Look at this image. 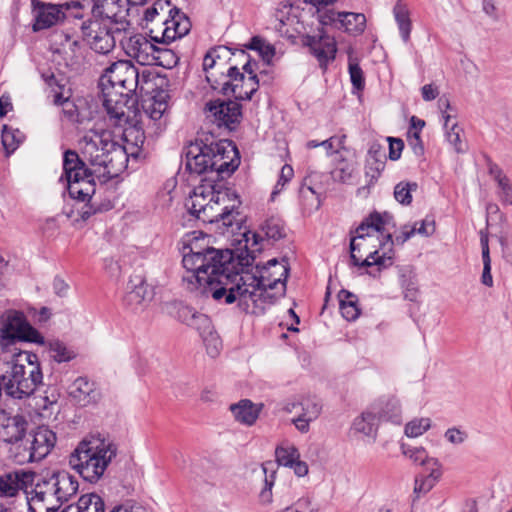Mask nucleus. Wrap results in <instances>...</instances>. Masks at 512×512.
Wrapping results in <instances>:
<instances>
[{
  "mask_svg": "<svg viewBox=\"0 0 512 512\" xmlns=\"http://www.w3.org/2000/svg\"><path fill=\"white\" fill-rule=\"evenodd\" d=\"M182 259L183 267L192 273V278L204 292L210 293L219 303L232 304L236 302V292L241 288L233 281L237 266V255L230 249H215L213 247L198 248L197 240L185 246Z\"/></svg>",
  "mask_w": 512,
  "mask_h": 512,
  "instance_id": "obj_1",
  "label": "nucleus"
},
{
  "mask_svg": "<svg viewBox=\"0 0 512 512\" xmlns=\"http://www.w3.org/2000/svg\"><path fill=\"white\" fill-rule=\"evenodd\" d=\"M255 256L245 245L244 250L237 255L238 268L234 271L233 281L241 288L236 292V301L240 309L247 311L249 308L248 300L253 303L252 314L260 316L266 313L267 307L277 303L286 293V283L289 276V264L281 266L280 277L270 280L265 276L268 267L260 268L256 266V274L249 273V267L252 266Z\"/></svg>",
  "mask_w": 512,
  "mask_h": 512,
  "instance_id": "obj_2",
  "label": "nucleus"
},
{
  "mask_svg": "<svg viewBox=\"0 0 512 512\" xmlns=\"http://www.w3.org/2000/svg\"><path fill=\"white\" fill-rule=\"evenodd\" d=\"M182 156L189 173L217 178L230 177L240 164L239 151L231 140L207 143L196 139L183 148Z\"/></svg>",
  "mask_w": 512,
  "mask_h": 512,
  "instance_id": "obj_3",
  "label": "nucleus"
},
{
  "mask_svg": "<svg viewBox=\"0 0 512 512\" xmlns=\"http://www.w3.org/2000/svg\"><path fill=\"white\" fill-rule=\"evenodd\" d=\"M82 154L91 165L105 169L107 178H115L126 170L131 154L129 147L115 140L110 130L93 131L80 141Z\"/></svg>",
  "mask_w": 512,
  "mask_h": 512,
  "instance_id": "obj_4",
  "label": "nucleus"
},
{
  "mask_svg": "<svg viewBox=\"0 0 512 512\" xmlns=\"http://www.w3.org/2000/svg\"><path fill=\"white\" fill-rule=\"evenodd\" d=\"M24 341L47 345L48 353L56 362H64V346L59 340H45L37 329L31 326L22 312L10 310L1 316L0 345L4 353L15 352L11 349L17 342Z\"/></svg>",
  "mask_w": 512,
  "mask_h": 512,
  "instance_id": "obj_5",
  "label": "nucleus"
},
{
  "mask_svg": "<svg viewBox=\"0 0 512 512\" xmlns=\"http://www.w3.org/2000/svg\"><path fill=\"white\" fill-rule=\"evenodd\" d=\"M117 449L99 438L82 440L69 456V465L87 482L95 483L103 475Z\"/></svg>",
  "mask_w": 512,
  "mask_h": 512,
  "instance_id": "obj_6",
  "label": "nucleus"
},
{
  "mask_svg": "<svg viewBox=\"0 0 512 512\" xmlns=\"http://www.w3.org/2000/svg\"><path fill=\"white\" fill-rule=\"evenodd\" d=\"M66 191L77 201H90L95 193L93 171L77 152L66 149Z\"/></svg>",
  "mask_w": 512,
  "mask_h": 512,
  "instance_id": "obj_7",
  "label": "nucleus"
},
{
  "mask_svg": "<svg viewBox=\"0 0 512 512\" xmlns=\"http://www.w3.org/2000/svg\"><path fill=\"white\" fill-rule=\"evenodd\" d=\"M242 201L239 195L230 196L225 204L217 205L208 201L206 206H201V214L197 219L204 223L221 224L222 233L232 234L239 232L245 222V216L240 211Z\"/></svg>",
  "mask_w": 512,
  "mask_h": 512,
  "instance_id": "obj_8",
  "label": "nucleus"
},
{
  "mask_svg": "<svg viewBox=\"0 0 512 512\" xmlns=\"http://www.w3.org/2000/svg\"><path fill=\"white\" fill-rule=\"evenodd\" d=\"M30 512H56L62 505L59 480L54 475L49 479L34 482L26 492Z\"/></svg>",
  "mask_w": 512,
  "mask_h": 512,
  "instance_id": "obj_9",
  "label": "nucleus"
},
{
  "mask_svg": "<svg viewBox=\"0 0 512 512\" xmlns=\"http://www.w3.org/2000/svg\"><path fill=\"white\" fill-rule=\"evenodd\" d=\"M355 237L350 242V259L352 265L359 268H370L376 266L375 271L367 270L366 273L374 278L378 277L380 273L391 267L394 263V242L392 234L388 233L384 240L380 243V249L370 252L365 259L360 260L356 252L360 251V244L356 243Z\"/></svg>",
  "mask_w": 512,
  "mask_h": 512,
  "instance_id": "obj_10",
  "label": "nucleus"
},
{
  "mask_svg": "<svg viewBox=\"0 0 512 512\" xmlns=\"http://www.w3.org/2000/svg\"><path fill=\"white\" fill-rule=\"evenodd\" d=\"M56 434L48 427L39 426L29 432L28 436L21 443L16 454L19 463L38 462L44 459L55 447Z\"/></svg>",
  "mask_w": 512,
  "mask_h": 512,
  "instance_id": "obj_11",
  "label": "nucleus"
},
{
  "mask_svg": "<svg viewBox=\"0 0 512 512\" xmlns=\"http://www.w3.org/2000/svg\"><path fill=\"white\" fill-rule=\"evenodd\" d=\"M105 82L112 86H118L125 91L126 96H133L139 89L140 72L129 60H119L105 69V74L100 78V85Z\"/></svg>",
  "mask_w": 512,
  "mask_h": 512,
  "instance_id": "obj_12",
  "label": "nucleus"
},
{
  "mask_svg": "<svg viewBox=\"0 0 512 512\" xmlns=\"http://www.w3.org/2000/svg\"><path fill=\"white\" fill-rule=\"evenodd\" d=\"M159 21L164 26L161 37L153 35V29L149 31V36L159 44H170L187 35L191 29L190 19L177 7H170L168 17H161Z\"/></svg>",
  "mask_w": 512,
  "mask_h": 512,
  "instance_id": "obj_13",
  "label": "nucleus"
},
{
  "mask_svg": "<svg viewBox=\"0 0 512 512\" xmlns=\"http://www.w3.org/2000/svg\"><path fill=\"white\" fill-rule=\"evenodd\" d=\"M205 110L210 113L218 127L224 126L230 131L236 129L243 116L240 101H233L230 98L210 100L205 104Z\"/></svg>",
  "mask_w": 512,
  "mask_h": 512,
  "instance_id": "obj_14",
  "label": "nucleus"
},
{
  "mask_svg": "<svg viewBox=\"0 0 512 512\" xmlns=\"http://www.w3.org/2000/svg\"><path fill=\"white\" fill-rule=\"evenodd\" d=\"M224 179L217 178L215 175H209L201 180V184L193 189L191 195L203 201L209 197V201L217 205L225 204L230 196L238 194L235 190L224 186Z\"/></svg>",
  "mask_w": 512,
  "mask_h": 512,
  "instance_id": "obj_15",
  "label": "nucleus"
},
{
  "mask_svg": "<svg viewBox=\"0 0 512 512\" xmlns=\"http://www.w3.org/2000/svg\"><path fill=\"white\" fill-rule=\"evenodd\" d=\"M36 474L24 469L5 472L0 475V498L16 497L21 491L25 494L32 487Z\"/></svg>",
  "mask_w": 512,
  "mask_h": 512,
  "instance_id": "obj_16",
  "label": "nucleus"
},
{
  "mask_svg": "<svg viewBox=\"0 0 512 512\" xmlns=\"http://www.w3.org/2000/svg\"><path fill=\"white\" fill-rule=\"evenodd\" d=\"M101 397L96 388V383L87 377H78L68 387L66 403L73 406L86 407L96 403Z\"/></svg>",
  "mask_w": 512,
  "mask_h": 512,
  "instance_id": "obj_17",
  "label": "nucleus"
},
{
  "mask_svg": "<svg viewBox=\"0 0 512 512\" xmlns=\"http://www.w3.org/2000/svg\"><path fill=\"white\" fill-rule=\"evenodd\" d=\"M157 44L151 37L150 40L143 34H135L123 42L126 53L143 66L151 65L157 52Z\"/></svg>",
  "mask_w": 512,
  "mask_h": 512,
  "instance_id": "obj_18",
  "label": "nucleus"
},
{
  "mask_svg": "<svg viewBox=\"0 0 512 512\" xmlns=\"http://www.w3.org/2000/svg\"><path fill=\"white\" fill-rule=\"evenodd\" d=\"M62 55L59 50L52 54L51 65L46 72L42 73V78L49 88V96L53 97V104L60 106L64 103L63 96V81L64 72L61 68Z\"/></svg>",
  "mask_w": 512,
  "mask_h": 512,
  "instance_id": "obj_19",
  "label": "nucleus"
},
{
  "mask_svg": "<svg viewBox=\"0 0 512 512\" xmlns=\"http://www.w3.org/2000/svg\"><path fill=\"white\" fill-rule=\"evenodd\" d=\"M302 41L303 45L308 47L310 53L316 57L321 68L326 69L328 63L335 59L336 43L327 35H305Z\"/></svg>",
  "mask_w": 512,
  "mask_h": 512,
  "instance_id": "obj_20",
  "label": "nucleus"
},
{
  "mask_svg": "<svg viewBox=\"0 0 512 512\" xmlns=\"http://www.w3.org/2000/svg\"><path fill=\"white\" fill-rule=\"evenodd\" d=\"M151 299L149 286L142 276L130 278L123 296V305L130 311L137 313L144 307V303Z\"/></svg>",
  "mask_w": 512,
  "mask_h": 512,
  "instance_id": "obj_21",
  "label": "nucleus"
},
{
  "mask_svg": "<svg viewBox=\"0 0 512 512\" xmlns=\"http://www.w3.org/2000/svg\"><path fill=\"white\" fill-rule=\"evenodd\" d=\"M28 424L25 416L10 415L4 410H0V439L7 443L22 441Z\"/></svg>",
  "mask_w": 512,
  "mask_h": 512,
  "instance_id": "obj_22",
  "label": "nucleus"
},
{
  "mask_svg": "<svg viewBox=\"0 0 512 512\" xmlns=\"http://www.w3.org/2000/svg\"><path fill=\"white\" fill-rule=\"evenodd\" d=\"M386 159L384 147L378 142L371 143L365 160V176L369 178L368 186L377 182L385 169Z\"/></svg>",
  "mask_w": 512,
  "mask_h": 512,
  "instance_id": "obj_23",
  "label": "nucleus"
},
{
  "mask_svg": "<svg viewBox=\"0 0 512 512\" xmlns=\"http://www.w3.org/2000/svg\"><path fill=\"white\" fill-rule=\"evenodd\" d=\"M35 21L34 31H40L53 26L62 13V5L44 3L38 0H32Z\"/></svg>",
  "mask_w": 512,
  "mask_h": 512,
  "instance_id": "obj_24",
  "label": "nucleus"
},
{
  "mask_svg": "<svg viewBox=\"0 0 512 512\" xmlns=\"http://www.w3.org/2000/svg\"><path fill=\"white\" fill-rule=\"evenodd\" d=\"M103 95V106L107 113L111 116L119 118L124 114L122 108L127 105L129 98L132 96H126L125 91L119 89L118 86H112L105 82L104 85H100Z\"/></svg>",
  "mask_w": 512,
  "mask_h": 512,
  "instance_id": "obj_25",
  "label": "nucleus"
},
{
  "mask_svg": "<svg viewBox=\"0 0 512 512\" xmlns=\"http://www.w3.org/2000/svg\"><path fill=\"white\" fill-rule=\"evenodd\" d=\"M379 421L391 422L395 425L402 423L400 401L393 396H383L371 405Z\"/></svg>",
  "mask_w": 512,
  "mask_h": 512,
  "instance_id": "obj_26",
  "label": "nucleus"
},
{
  "mask_svg": "<svg viewBox=\"0 0 512 512\" xmlns=\"http://www.w3.org/2000/svg\"><path fill=\"white\" fill-rule=\"evenodd\" d=\"M93 0H66V22L70 19L79 20L80 29L84 36H92L91 25L94 23L90 18L83 20L88 16Z\"/></svg>",
  "mask_w": 512,
  "mask_h": 512,
  "instance_id": "obj_27",
  "label": "nucleus"
},
{
  "mask_svg": "<svg viewBox=\"0 0 512 512\" xmlns=\"http://www.w3.org/2000/svg\"><path fill=\"white\" fill-rule=\"evenodd\" d=\"M69 50L70 54L68 60H66V68L73 75H82L89 68L87 60L88 48L83 41L75 40L70 44Z\"/></svg>",
  "mask_w": 512,
  "mask_h": 512,
  "instance_id": "obj_28",
  "label": "nucleus"
},
{
  "mask_svg": "<svg viewBox=\"0 0 512 512\" xmlns=\"http://www.w3.org/2000/svg\"><path fill=\"white\" fill-rule=\"evenodd\" d=\"M68 502L66 497V512H105L104 500L96 493L82 495L75 503Z\"/></svg>",
  "mask_w": 512,
  "mask_h": 512,
  "instance_id": "obj_29",
  "label": "nucleus"
},
{
  "mask_svg": "<svg viewBox=\"0 0 512 512\" xmlns=\"http://www.w3.org/2000/svg\"><path fill=\"white\" fill-rule=\"evenodd\" d=\"M88 102L84 97L66 96V119L76 124L89 120Z\"/></svg>",
  "mask_w": 512,
  "mask_h": 512,
  "instance_id": "obj_30",
  "label": "nucleus"
},
{
  "mask_svg": "<svg viewBox=\"0 0 512 512\" xmlns=\"http://www.w3.org/2000/svg\"><path fill=\"white\" fill-rule=\"evenodd\" d=\"M234 418L245 425L251 426L259 417L260 409L249 399H242L230 406Z\"/></svg>",
  "mask_w": 512,
  "mask_h": 512,
  "instance_id": "obj_31",
  "label": "nucleus"
},
{
  "mask_svg": "<svg viewBox=\"0 0 512 512\" xmlns=\"http://www.w3.org/2000/svg\"><path fill=\"white\" fill-rule=\"evenodd\" d=\"M123 139L126 143L125 146L129 147L131 157L134 159L138 158L145 142L144 129L138 124L125 128Z\"/></svg>",
  "mask_w": 512,
  "mask_h": 512,
  "instance_id": "obj_32",
  "label": "nucleus"
},
{
  "mask_svg": "<svg viewBox=\"0 0 512 512\" xmlns=\"http://www.w3.org/2000/svg\"><path fill=\"white\" fill-rule=\"evenodd\" d=\"M378 421L376 414L370 406L367 411L354 419L352 429L365 436L376 437Z\"/></svg>",
  "mask_w": 512,
  "mask_h": 512,
  "instance_id": "obj_33",
  "label": "nucleus"
},
{
  "mask_svg": "<svg viewBox=\"0 0 512 512\" xmlns=\"http://www.w3.org/2000/svg\"><path fill=\"white\" fill-rule=\"evenodd\" d=\"M338 300L341 315L348 321L356 320L360 314L357 296L346 289H341L338 293Z\"/></svg>",
  "mask_w": 512,
  "mask_h": 512,
  "instance_id": "obj_34",
  "label": "nucleus"
},
{
  "mask_svg": "<svg viewBox=\"0 0 512 512\" xmlns=\"http://www.w3.org/2000/svg\"><path fill=\"white\" fill-rule=\"evenodd\" d=\"M238 48H232L225 45H218L210 48L203 59V70L208 73L213 69L221 60H230L231 55H235Z\"/></svg>",
  "mask_w": 512,
  "mask_h": 512,
  "instance_id": "obj_35",
  "label": "nucleus"
},
{
  "mask_svg": "<svg viewBox=\"0 0 512 512\" xmlns=\"http://www.w3.org/2000/svg\"><path fill=\"white\" fill-rule=\"evenodd\" d=\"M393 15L400 32V36L402 40L407 43L410 39V33L412 30V22L407 5L402 3L400 0L397 1L393 7Z\"/></svg>",
  "mask_w": 512,
  "mask_h": 512,
  "instance_id": "obj_36",
  "label": "nucleus"
},
{
  "mask_svg": "<svg viewBox=\"0 0 512 512\" xmlns=\"http://www.w3.org/2000/svg\"><path fill=\"white\" fill-rule=\"evenodd\" d=\"M336 21L341 27H344L347 32L362 33L366 25V17L363 13L354 12H338L336 13Z\"/></svg>",
  "mask_w": 512,
  "mask_h": 512,
  "instance_id": "obj_37",
  "label": "nucleus"
},
{
  "mask_svg": "<svg viewBox=\"0 0 512 512\" xmlns=\"http://www.w3.org/2000/svg\"><path fill=\"white\" fill-rule=\"evenodd\" d=\"M442 472L440 465L431 468L428 474H419L415 477L414 493L417 497L428 493L439 481Z\"/></svg>",
  "mask_w": 512,
  "mask_h": 512,
  "instance_id": "obj_38",
  "label": "nucleus"
},
{
  "mask_svg": "<svg viewBox=\"0 0 512 512\" xmlns=\"http://www.w3.org/2000/svg\"><path fill=\"white\" fill-rule=\"evenodd\" d=\"M25 135L19 129H14L8 125H3L1 133V142L6 156L13 154L20 144L24 141Z\"/></svg>",
  "mask_w": 512,
  "mask_h": 512,
  "instance_id": "obj_39",
  "label": "nucleus"
},
{
  "mask_svg": "<svg viewBox=\"0 0 512 512\" xmlns=\"http://www.w3.org/2000/svg\"><path fill=\"white\" fill-rule=\"evenodd\" d=\"M261 471L264 475V487L259 493V499L262 503L268 504L272 501V487L275 482V463L266 461L261 464Z\"/></svg>",
  "mask_w": 512,
  "mask_h": 512,
  "instance_id": "obj_40",
  "label": "nucleus"
},
{
  "mask_svg": "<svg viewBox=\"0 0 512 512\" xmlns=\"http://www.w3.org/2000/svg\"><path fill=\"white\" fill-rule=\"evenodd\" d=\"M261 231L267 239L278 241L286 237L285 222L276 216L267 218L261 225Z\"/></svg>",
  "mask_w": 512,
  "mask_h": 512,
  "instance_id": "obj_41",
  "label": "nucleus"
},
{
  "mask_svg": "<svg viewBox=\"0 0 512 512\" xmlns=\"http://www.w3.org/2000/svg\"><path fill=\"white\" fill-rule=\"evenodd\" d=\"M305 3L314 6L317 9L318 20L324 25H332L336 22V12L333 9H326L333 5L337 0H304Z\"/></svg>",
  "mask_w": 512,
  "mask_h": 512,
  "instance_id": "obj_42",
  "label": "nucleus"
},
{
  "mask_svg": "<svg viewBox=\"0 0 512 512\" xmlns=\"http://www.w3.org/2000/svg\"><path fill=\"white\" fill-rule=\"evenodd\" d=\"M168 44H159L157 46V52H155V59L151 62V65L160 66L166 69H172L179 62L178 55L170 48Z\"/></svg>",
  "mask_w": 512,
  "mask_h": 512,
  "instance_id": "obj_43",
  "label": "nucleus"
},
{
  "mask_svg": "<svg viewBox=\"0 0 512 512\" xmlns=\"http://www.w3.org/2000/svg\"><path fill=\"white\" fill-rule=\"evenodd\" d=\"M443 118L445 121L444 129L447 141L454 147L457 153L465 152V147L461 140V133L463 132L462 128H460L457 123H454L449 127V120L451 118L450 114H446L444 112Z\"/></svg>",
  "mask_w": 512,
  "mask_h": 512,
  "instance_id": "obj_44",
  "label": "nucleus"
},
{
  "mask_svg": "<svg viewBox=\"0 0 512 512\" xmlns=\"http://www.w3.org/2000/svg\"><path fill=\"white\" fill-rule=\"evenodd\" d=\"M116 0H93V3L88 10L92 16L98 19H108L112 21L115 16L113 10L115 9Z\"/></svg>",
  "mask_w": 512,
  "mask_h": 512,
  "instance_id": "obj_45",
  "label": "nucleus"
},
{
  "mask_svg": "<svg viewBox=\"0 0 512 512\" xmlns=\"http://www.w3.org/2000/svg\"><path fill=\"white\" fill-rule=\"evenodd\" d=\"M418 189V184L416 182L410 181H401L397 183L394 187V198L395 200L405 206H408L412 203V192Z\"/></svg>",
  "mask_w": 512,
  "mask_h": 512,
  "instance_id": "obj_46",
  "label": "nucleus"
},
{
  "mask_svg": "<svg viewBox=\"0 0 512 512\" xmlns=\"http://www.w3.org/2000/svg\"><path fill=\"white\" fill-rule=\"evenodd\" d=\"M348 72L353 90L362 92L365 88L364 72L358 63V59L353 58L351 54L349 55Z\"/></svg>",
  "mask_w": 512,
  "mask_h": 512,
  "instance_id": "obj_47",
  "label": "nucleus"
},
{
  "mask_svg": "<svg viewBox=\"0 0 512 512\" xmlns=\"http://www.w3.org/2000/svg\"><path fill=\"white\" fill-rule=\"evenodd\" d=\"M275 457L278 465L289 467L293 462L300 457L299 451L296 447L291 446L288 448L277 447L275 450Z\"/></svg>",
  "mask_w": 512,
  "mask_h": 512,
  "instance_id": "obj_48",
  "label": "nucleus"
},
{
  "mask_svg": "<svg viewBox=\"0 0 512 512\" xmlns=\"http://www.w3.org/2000/svg\"><path fill=\"white\" fill-rule=\"evenodd\" d=\"M115 45V40L112 34L109 31H106L103 36L94 35L92 42V49L101 54L109 53Z\"/></svg>",
  "mask_w": 512,
  "mask_h": 512,
  "instance_id": "obj_49",
  "label": "nucleus"
},
{
  "mask_svg": "<svg viewBox=\"0 0 512 512\" xmlns=\"http://www.w3.org/2000/svg\"><path fill=\"white\" fill-rule=\"evenodd\" d=\"M431 427L429 418L414 419L406 424L405 434L408 437H418Z\"/></svg>",
  "mask_w": 512,
  "mask_h": 512,
  "instance_id": "obj_50",
  "label": "nucleus"
},
{
  "mask_svg": "<svg viewBox=\"0 0 512 512\" xmlns=\"http://www.w3.org/2000/svg\"><path fill=\"white\" fill-rule=\"evenodd\" d=\"M189 327L198 331L200 337L206 335L212 329H214L210 317L204 313L196 311Z\"/></svg>",
  "mask_w": 512,
  "mask_h": 512,
  "instance_id": "obj_51",
  "label": "nucleus"
},
{
  "mask_svg": "<svg viewBox=\"0 0 512 512\" xmlns=\"http://www.w3.org/2000/svg\"><path fill=\"white\" fill-rule=\"evenodd\" d=\"M302 413L308 420H316L322 411V403L316 397L306 398L302 401Z\"/></svg>",
  "mask_w": 512,
  "mask_h": 512,
  "instance_id": "obj_52",
  "label": "nucleus"
},
{
  "mask_svg": "<svg viewBox=\"0 0 512 512\" xmlns=\"http://www.w3.org/2000/svg\"><path fill=\"white\" fill-rule=\"evenodd\" d=\"M201 338L206 346L208 355H210L211 357H216L219 354L220 349L222 347V342L217 332L214 329H212L210 332H208L206 335H203Z\"/></svg>",
  "mask_w": 512,
  "mask_h": 512,
  "instance_id": "obj_53",
  "label": "nucleus"
},
{
  "mask_svg": "<svg viewBox=\"0 0 512 512\" xmlns=\"http://www.w3.org/2000/svg\"><path fill=\"white\" fill-rule=\"evenodd\" d=\"M171 2L170 0H157L154 4L147 8L144 12V20L148 22H153L156 18H161L160 12H167L170 9Z\"/></svg>",
  "mask_w": 512,
  "mask_h": 512,
  "instance_id": "obj_54",
  "label": "nucleus"
},
{
  "mask_svg": "<svg viewBox=\"0 0 512 512\" xmlns=\"http://www.w3.org/2000/svg\"><path fill=\"white\" fill-rule=\"evenodd\" d=\"M385 217L393 218L391 214L388 212H384L383 214L374 211L365 220L368 222L369 228L373 229L376 232L382 233L384 230V225L386 224Z\"/></svg>",
  "mask_w": 512,
  "mask_h": 512,
  "instance_id": "obj_55",
  "label": "nucleus"
},
{
  "mask_svg": "<svg viewBox=\"0 0 512 512\" xmlns=\"http://www.w3.org/2000/svg\"><path fill=\"white\" fill-rule=\"evenodd\" d=\"M408 145L417 157L424 156L425 148L419 131H408Z\"/></svg>",
  "mask_w": 512,
  "mask_h": 512,
  "instance_id": "obj_56",
  "label": "nucleus"
},
{
  "mask_svg": "<svg viewBox=\"0 0 512 512\" xmlns=\"http://www.w3.org/2000/svg\"><path fill=\"white\" fill-rule=\"evenodd\" d=\"M499 188V199L504 205H512V185L508 179L502 178L497 182Z\"/></svg>",
  "mask_w": 512,
  "mask_h": 512,
  "instance_id": "obj_57",
  "label": "nucleus"
},
{
  "mask_svg": "<svg viewBox=\"0 0 512 512\" xmlns=\"http://www.w3.org/2000/svg\"><path fill=\"white\" fill-rule=\"evenodd\" d=\"M195 313H196V310L193 307L179 303L176 306L175 317L181 323L189 326Z\"/></svg>",
  "mask_w": 512,
  "mask_h": 512,
  "instance_id": "obj_58",
  "label": "nucleus"
},
{
  "mask_svg": "<svg viewBox=\"0 0 512 512\" xmlns=\"http://www.w3.org/2000/svg\"><path fill=\"white\" fill-rule=\"evenodd\" d=\"M386 140L389 143V159L397 161L401 158L402 151L404 149V141L400 138L387 137Z\"/></svg>",
  "mask_w": 512,
  "mask_h": 512,
  "instance_id": "obj_59",
  "label": "nucleus"
},
{
  "mask_svg": "<svg viewBox=\"0 0 512 512\" xmlns=\"http://www.w3.org/2000/svg\"><path fill=\"white\" fill-rule=\"evenodd\" d=\"M280 512H317V510L312 506L309 497H302L290 507H286Z\"/></svg>",
  "mask_w": 512,
  "mask_h": 512,
  "instance_id": "obj_60",
  "label": "nucleus"
},
{
  "mask_svg": "<svg viewBox=\"0 0 512 512\" xmlns=\"http://www.w3.org/2000/svg\"><path fill=\"white\" fill-rule=\"evenodd\" d=\"M248 83L251 84V89L249 91H239V95L236 96V100L238 101H249L252 99L253 95L258 91L260 86V80L256 73L250 75L247 79Z\"/></svg>",
  "mask_w": 512,
  "mask_h": 512,
  "instance_id": "obj_61",
  "label": "nucleus"
},
{
  "mask_svg": "<svg viewBox=\"0 0 512 512\" xmlns=\"http://www.w3.org/2000/svg\"><path fill=\"white\" fill-rule=\"evenodd\" d=\"M416 234V224L414 225H404L401 227V233L397 235L395 238L392 237L394 245H403L406 241H408L411 237Z\"/></svg>",
  "mask_w": 512,
  "mask_h": 512,
  "instance_id": "obj_62",
  "label": "nucleus"
},
{
  "mask_svg": "<svg viewBox=\"0 0 512 512\" xmlns=\"http://www.w3.org/2000/svg\"><path fill=\"white\" fill-rule=\"evenodd\" d=\"M468 435L465 431L460 430L456 427H452L447 429L445 432V438L447 441H449L452 444H462L466 439Z\"/></svg>",
  "mask_w": 512,
  "mask_h": 512,
  "instance_id": "obj_63",
  "label": "nucleus"
},
{
  "mask_svg": "<svg viewBox=\"0 0 512 512\" xmlns=\"http://www.w3.org/2000/svg\"><path fill=\"white\" fill-rule=\"evenodd\" d=\"M165 109L166 103L154 102L146 109V113L148 114L149 119L153 121H158L163 116Z\"/></svg>",
  "mask_w": 512,
  "mask_h": 512,
  "instance_id": "obj_64",
  "label": "nucleus"
}]
</instances>
